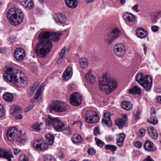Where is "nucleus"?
I'll list each match as a JSON object with an SVG mask.
<instances>
[{
  "instance_id": "nucleus-34",
  "label": "nucleus",
  "mask_w": 161,
  "mask_h": 161,
  "mask_svg": "<svg viewBox=\"0 0 161 161\" xmlns=\"http://www.w3.org/2000/svg\"><path fill=\"white\" fill-rule=\"evenodd\" d=\"M15 139H16L18 142H25L26 138L25 136L22 134V132L19 131L17 138Z\"/></svg>"
},
{
  "instance_id": "nucleus-48",
  "label": "nucleus",
  "mask_w": 161,
  "mask_h": 161,
  "mask_svg": "<svg viewBox=\"0 0 161 161\" xmlns=\"http://www.w3.org/2000/svg\"><path fill=\"white\" fill-rule=\"evenodd\" d=\"M64 133L66 134L71 135V129L70 127H67L64 130Z\"/></svg>"
},
{
  "instance_id": "nucleus-40",
  "label": "nucleus",
  "mask_w": 161,
  "mask_h": 161,
  "mask_svg": "<svg viewBox=\"0 0 161 161\" xmlns=\"http://www.w3.org/2000/svg\"><path fill=\"white\" fill-rule=\"evenodd\" d=\"M42 124V123H37L33 124L31 126L32 128L36 131H39L41 129L40 128V126Z\"/></svg>"
},
{
  "instance_id": "nucleus-55",
  "label": "nucleus",
  "mask_w": 161,
  "mask_h": 161,
  "mask_svg": "<svg viewBox=\"0 0 161 161\" xmlns=\"http://www.w3.org/2000/svg\"><path fill=\"white\" fill-rule=\"evenodd\" d=\"M14 116V117L15 119H21L22 118V117L21 114H20V113H19L18 114H16V115H13Z\"/></svg>"
},
{
  "instance_id": "nucleus-21",
  "label": "nucleus",
  "mask_w": 161,
  "mask_h": 161,
  "mask_svg": "<svg viewBox=\"0 0 161 161\" xmlns=\"http://www.w3.org/2000/svg\"><path fill=\"white\" fill-rule=\"evenodd\" d=\"M54 18L56 22L61 24L65 23L66 19L65 16L60 13L54 14Z\"/></svg>"
},
{
  "instance_id": "nucleus-59",
  "label": "nucleus",
  "mask_w": 161,
  "mask_h": 161,
  "mask_svg": "<svg viewBox=\"0 0 161 161\" xmlns=\"http://www.w3.org/2000/svg\"><path fill=\"white\" fill-rule=\"evenodd\" d=\"M20 151V150L18 148H15L14 150V153L15 155H16Z\"/></svg>"
},
{
  "instance_id": "nucleus-33",
  "label": "nucleus",
  "mask_w": 161,
  "mask_h": 161,
  "mask_svg": "<svg viewBox=\"0 0 161 161\" xmlns=\"http://www.w3.org/2000/svg\"><path fill=\"white\" fill-rule=\"evenodd\" d=\"M45 136L47 144L50 145H52L54 141V136L50 134H47Z\"/></svg>"
},
{
  "instance_id": "nucleus-16",
  "label": "nucleus",
  "mask_w": 161,
  "mask_h": 161,
  "mask_svg": "<svg viewBox=\"0 0 161 161\" xmlns=\"http://www.w3.org/2000/svg\"><path fill=\"white\" fill-rule=\"evenodd\" d=\"M14 56L16 60H21L25 56L24 50L21 48H17L14 53Z\"/></svg>"
},
{
  "instance_id": "nucleus-29",
  "label": "nucleus",
  "mask_w": 161,
  "mask_h": 161,
  "mask_svg": "<svg viewBox=\"0 0 161 161\" xmlns=\"http://www.w3.org/2000/svg\"><path fill=\"white\" fill-rule=\"evenodd\" d=\"M144 147L145 150L151 151L153 147V142L149 140L146 141L144 145Z\"/></svg>"
},
{
  "instance_id": "nucleus-50",
  "label": "nucleus",
  "mask_w": 161,
  "mask_h": 161,
  "mask_svg": "<svg viewBox=\"0 0 161 161\" xmlns=\"http://www.w3.org/2000/svg\"><path fill=\"white\" fill-rule=\"evenodd\" d=\"M134 114H135V119H139V115L140 113V112L139 111V108H138L136 110H135L134 112Z\"/></svg>"
},
{
  "instance_id": "nucleus-6",
  "label": "nucleus",
  "mask_w": 161,
  "mask_h": 161,
  "mask_svg": "<svg viewBox=\"0 0 161 161\" xmlns=\"http://www.w3.org/2000/svg\"><path fill=\"white\" fill-rule=\"evenodd\" d=\"M46 125L47 126H53L55 130L58 132L63 131L64 128V124L58 118H53L50 115L46 119Z\"/></svg>"
},
{
  "instance_id": "nucleus-31",
  "label": "nucleus",
  "mask_w": 161,
  "mask_h": 161,
  "mask_svg": "<svg viewBox=\"0 0 161 161\" xmlns=\"http://www.w3.org/2000/svg\"><path fill=\"white\" fill-rule=\"evenodd\" d=\"M3 99L8 102H11L14 99L12 94L8 92L5 93L3 95Z\"/></svg>"
},
{
  "instance_id": "nucleus-64",
  "label": "nucleus",
  "mask_w": 161,
  "mask_h": 161,
  "mask_svg": "<svg viewBox=\"0 0 161 161\" xmlns=\"http://www.w3.org/2000/svg\"><path fill=\"white\" fill-rule=\"evenodd\" d=\"M115 159L114 157H111L109 158V161H113Z\"/></svg>"
},
{
  "instance_id": "nucleus-14",
  "label": "nucleus",
  "mask_w": 161,
  "mask_h": 161,
  "mask_svg": "<svg viewBox=\"0 0 161 161\" xmlns=\"http://www.w3.org/2000/svg\"><path fill=\"white\" fill-rule=\"evenodd\" d=\"M34 147L36 149H40L41 151H43L48 147L47 145L42 139L37 140L33 144Z\"/></svg>"
},
{
  "instance_id": "nucleus-7",
  "label": "nucleus",
  "mask_w": 161,
  "mask_h": 161,
  "mask_svg": "<svg viewBox=\"0 0 161 161\" xmlns=\"http://www.w3.org/2000/svg\"><path fill=\"white\" fill-rule=\"evenodd\" d=\"M121 34V31L118 28H113L106 33L105 38V42L108 44H111Z\"/></svg>"
},
{
  "instance_id": "nucleus-51",
  "label": "nucleus",
  "mask_w": 161,
  "mask_h": 161,
  "mask_svg": "<svg viewBox=\"0 0 161 161\" xmlns=\"http://www.w3.org/2000/svg\"><path fill=\"white\" fill-rule=\"evenodd\" d=\"M134 146L137 148H140L142 147V143L140 142H136L134 143Z\"/></svg>"
},
{
  "instance_id": "nucleus-22",
  "label": "nucleus",
  "mask_w": 161,
  "mask_h": 161,
  "mask_svg": "<svg viewBox=\"0 0 161 161\" xmlns=\"http://www.w3.org/2000/svg\"><path fill=\"white\" fill-rule=\"evenodd\" d=\"M71 69L72 68L69 66H68L66 68L63 74V80H68L71 78L72 75Z\"/></svg>"
},
{
  "instance_id": "nucleus-17",
  "label": "nucleus",
  "mask_w": 161,
  "mask_h": 161,
  "mask_svg": "<svg viewBox=\"0 0 161 161\" xmlns=\"http://www.w3.org/2000/svg\"><path fill=\"white\" fill-rule=\"evenodd\" d=\"M102 124L103 125L108 127L111 125L112 122L109 112H107L104 114V117L102 119Z\"/></svg>"
},
{
  "instance_id": "nucleus-63",
  "label": "nucleus",
  "mask_w": 161,
  "mask_h": 161,
  "mask_svg": "<svg viewBox=\"0 0 161 161\" xmlns=\"http://www.w3.org/2000/svg\"><path fill=\"white\" fill-rule=\"evenodd\" d=\"M85 1L87 3H90L93 2L94 0H85Z\"/></svg>"
},
{
  "instance_id": "nucleus-58",
  "label": "nucleus",
  "mask_w": 161,
  "mask_h": 161,
  "mask_svg": "<svg viewBox=\"0 0 161 161\" xmlns=\"http://www.w3.org/2000/svg\"><path fill=\"white\" fill-rule=\"evenodd\" d=\"M16 37H14L13 36H11L9 38V39H8V40L9 41L10 40V41L11 42H13L16 40Z\"/></svg>"
},
{
  "instance_id": "nucleus-45",
  "label": "nucleus",
  "mask_w": 161,
  "mask_h": 161,
  "mask_svg": "<svg viewBox=\"0 0 161 161\" xmlns=\"http://www.w3.org/2000/svg\"><path fill=\"white\" fill-rule=\"evenodd\" d=\"M147 122L150 124L154 125L157 124L158 121L156 119L151 118L147 119Z\"/></svg>"
},
{
  "instance_id": "nucleus-38",
  "label": "nucleus",
  "mask_w": 161,
  "mask_h": 161,
  "mask_svg": "<svg viewBox=\"0 0 161 161\" xmlns=\"http://www.w3.org/2000/svg\"><path fill=\"white\" fill-rule=\"evenodd\" d=\"M40 83L38 82H36L31 87V88L30 89V94L31 96H32L38 86L39 85Z\"/></svg>"
},
{
  "instance_id": "nucleus-56",
  "label": "nucleus",
  "mask_w": 161,
  "mask_h": 161,
  "mask_svg": "<svg viewBox=\"0 0 161 161\" xmlns=\"http://www.w3.org/2000/svg\"><path fill=\"white\" fill-rule=\"evenodd\" d=\"M156 111L155 108H152L150 110V114L151 116H152L153 114H154L156 113Z\"/></svg>"
},
{
  "instance_id": "nucleus-23",
  "label": "nucleus",
  "mask_w": 161,
  "mask_h": 161,
  "mask_svg": "<svg viewBox=\"0 0 161 161\" xmlns=\"http://www.w3.org/2000/svg\"><path fill=\"white\" fill-rule=\"evenodd\" d=\"M147 131L149 136L153 139H157L158 136L156 130L153 127H148L147 128Z\"/></svg>"
},
{
  "instance_id": "nucleus-24",
  "label": "nucleus",
  "mask_w": 161,
  "mask_h": 161,
  "mask_svg": "<svg viewBox=\"0 0 161 161\" xmlns=\"http://www.w3.org/2000/svg\"><path fill=\"white\" fill-rule=\"evenodd\" d=\"M45 86V85L44 83L42 84L35 93L34 96V99H32L31 100V102L33 103L35 100L38 99L41 96L43 91L42 89L44 88Z\"/></svg>"
},
{
  "instance_id": "nucleus-62",
  "label": "nucleus",
  "mask_w": 161,
  "mask_h": 161,
  "mask_svg": "<svg viewBox=\"0 0 161 161\" xmlns=\"http://www.w3.org/2000/svg\"><path fill=\"white\" fill-rule=\"evenodd\" d=\"M157 100L158 103H161V96H158L157 98Z\"/></svg>"
},
{
  "instance_id": "nucleus-43",
  "label": "nucleus",
  "mask_w": 161,
  "mask_h": 161,
  "mask_svg": "<svg viewBox=\"0 0 161 161\" xmlns=\"http://www.w3.org/2000/svg\"><path fill=\"white\" fill-rule=\"evenodd\" d=\"M95 139L97 145L100 147H102L104 145V142L97 138H95Z\"/></svg>"
},
{
  "instance_id": "nucleus-1",
  "label": "nucleus",
  "mask_w": 161,
  "mask_h": 161,
  "mask_svg": "<svg viewBox=\"0 0 161 161\" xmlns=\"http://www.w3.org/2000/svg\"><path fill=\"white\" fill-rule=\"evenodd\" d=\"M21 72L17 69L8 68L5 70L3 75L4 80L9 82H13L19 87H24L27 85L26 80L20 76Z\"/></svg>"
},
{
  "instance_id": "nucleus-5",
  "label": "nucleus",
  "mask_w": 161,
  "mask_h": 161,
  "mask_svg": "<svg viewBox=\"0 0 161 161\" xmlns=\"http://www.w3.org/2000/svg\"><path fill=\"white\" fill-rule=\"evenodd\" d=\"M136 81L146 90L151 89L152 84V78L150 75H144L142 73L138 74L136 76Z\"/></svg>"
},
{
  "instance_id": "nucleus-61",
  "label": "nucleus",
  "mask_w": 161,
  "mask_h": 161,
  "mask_svg": "<svg viewBox=\"0 0 161 161\" xmlns=\"http://www.w3.org/2000/svg\"><path fill=\"white\" fill-rule=\"evenodd\" d=\"M120 4L124 5L126 2V0H119Z\"/></svg>"
},
{
  "instance_id": "nucleus-18",
  "label": "nucleus",
  "mask_w": 161,
  "mask_h": 161,
  "mask_svg": "<svg viewBox=\"0 0 161 161\" xmlns=\"http://www.w3.org/2000/svg\"><path fill=\"white\" fill-rule=\"evenodd\" d=\"M123 17L125 21L127 22L133 23L136 20L135 16L128 12L124 13Z\"/></svg>"
},
{
  "instance_id": "nucleus-27",
  "label": "nucleus",
  "mask_w": 161,
  "mask_h": 161,
  "mask_svg": "<svg viewBox=\"0 0 161 161\" xmlns=\"http://www.w3.org/2000/svg\"><path fill=\"white\" fill-rule=\"evenodd\" d=\"M125 135L124 133L119 134L118 137L116 139L117 144L118 146L121 147L123 145Z\"/></svg>"
},
{
  "instance_id": "nucleus-11",
  "label": "nucleus",
  "mask_w": 161,
  "mask_h": 161,
  "mask_svg": "<svg viewBox=\"0 0 161 161\" xmlns=\"http://www.w3.org/2000/svg\"><path fill=\"white\" fill-rule=\"evenodd\" d=\"M19 133L17 129L15 127H10L7 130L6 135L8 139L12 141L17 138Z\"/></svg>"
},
{
  "instance_id": "nucleus-3",
  "label": "nucleus",
  "mask_w": 161,
  "mask_h": 161,
  "mask_svg": "<svg viewBox=\"0 0 161 161\" xmlns=\"http://www.w3.org/2000/svg\"><path fill=\"white\" fill-rule=\"evenodd\" d=\"M99 85L100 89L102 92L109 94L115 89L118 84L115 80L105 76L100 80Z\"/></svg>"
},
{
  "instance_id": "nucleus-19",
  "label": "nucleus",
  "mask_w": 161,
  "mask_h": 161,
  "mask_svg": "<svg viewBox=\"0 0 161 161\" xmlns=\"http://www.w3.org/2000/svg\"><path fill=\"white\" fill-rule=\"evenodd\" d=\"M127 120V117L124 115L123 118H118L115 120V124L117 125L119 129H121L126 125V123Z\"/></svg>"
},
{
  "instance_id": "nucleus-28",
  "label": "nucleus",
  "mask_w": 161,
  "mask_h": 161,
  "mask_svg": "<svg viewBox=\"0 0 161 161\" xmlns=\"http://www.w3.org/2000/svg\"><path fill=\"white\" fill-rule=\"evenodd\" d=\"M85 77L87 80L90 83L93 84L95 82V78L91 71L88 72L86 74Z\"/></svg>"
},
{
  "instance_id": "nucleus-39",
  "label": "nucleus",
  "mask_w": 161,
  "mask_h": 161,
  "mask_svg": "<svg viewBox=\"0 0 161 161\" xmlns=\"http://www.w3.org/2000/svg\"><path fill=\"white\" fill-rule=\"evenodd\" d=\"M105 149L106 150H110L112 152L115 151L117 149L116 146L113 145L107 144L104 147Z\"/></svg>"
},
{
  "instance_id": "nucleus-46",
  "label": "nucleus",
  "mask_w": 161,
  "mask_h": 161,
  "mask_svg": "<svg viewBox=\"0 0 161 161\" xmlns=\"http://www.w3.org/2000/svg\"><path fill=\"white\" fill-rule=\"evenodd\" d=\"M19 161H28V159L26 155L22 154L19 158Z\"/></svg>"
},
{
  "instance_id": "nucleus-52",
  "label": "nucleus",
  "mask_w": 161,
  "mask_h": 161,
  "mask_svg": "<svg viewBox=\"0 0 161 161\" xmlns=\"http://www.w3.org/2000/svg\"><path fill=\"white\" fill-rule=\"evenodd\" d=\"M94 133L95 136H97V135L100 134L99 132V129L98 127H96L94 130Z\"/></svg>"
},
{
  "instance_id": "nucleus-9",
  "label": "nucleus",
  "mask_w": 161,
  "mask_h": 161,
  "mask_svg": "<svg viewBox=\"0 0 161 161\" xmlns=\"http://www.w3.org/2000/svg\"><path fill=\"white\" fill-rule=\"evenodd\" d=\"M82 96L79 92H75L71 94L70 98V103L73 106H79L81 103Z\"/></svg>"
},
{
  "instance_id": "nucleus-47",
  "label": "nucleus",
  "mask_w": 161,
  "mask_h": 161,
  "mask_svg": "<svg viewBox=\"0 0 161 161\" xmlns=\"http://www.w3.org/2000/svg\"><path fill=\"white\" fill-rule=\"evenodd\" d=\"M87 152L89 155H92L96 153V151L93 148H91L88 150Z\"/></svg>"
},
{
  "instance_id": "nucleus-30",
  "label": "nucleus",
  "mask_w": 161,
  "mask_h": 161,
  "mask_svg": "<svg viewBox=\"0 0 161 161\" xmlns=\"http://www.w3.org/2000/svg\"><path fill=\"white\" fill-rule=\"evenodd\" d=\"M121 105L123 108L127 110H129L132 107V104L130 101L122 102Z\"/></svg>"
},
{
  "instance_id": "nucleus-35",
  "label": "nucleus",
  "mask_w": 161,
  "mask_h": 161,
  "mask_svg": "<svg viewBox=\"0 0 161 161\" xmlns=\"http://www.w3.org/2000/svg\"><path fill=\"white\" fill-rule=\"evenodd\" d=\"M11 111L12 114L16 115V114L21 113L22 109L19 106H14L12 107Z\"/></svg>"
},
{
  "instance_id": "nucleus-49",
  "label": "nucleus",
  "mask_w": 161,
  "mask_h": 161,
  "mask_svg": "<svg viewBox=\"0 0 161 161\" xmlns=\"http://www.w3.org/2000/svg\"><path fill=\"white\" fill-rule=\"evenodd\" d=\"M5 114L3 106L0 104V118L3 117Z\"/></svg>"
},
{
  "instance_id": "nucleus-53",
  "label": "nucleus",
  "mask_w": 161,
  "mask_h": 161,
  "mask_svg": "<svg viewBox=\"0 0 161 161\" xmlns=\"http://www.w3.org/2000/svg\"><path fill=\"white\" fill-rule=\"evenodd\" d=\"M138 7L139 5L138 4H136L132 7V9L136 12H138L139 11V10L138 9Z\"/></svg>"
},
{
  "instance_id": "nucleus-37",
  "label": "nucleus",
  "mask_w": 161,
  "mask_h": 161,
  "mask_svg": "<svg viewBox=\"0 0 161 161\" xmlns=\"http://www.w3.org/2000/svg\"><path fill=\"white\" fill-rule=\"evenodd\" d=\"M66 51V48L65 47H64L61 50L59 54L60 58L58 60L57 63L58 64H60L62 62V59L64 58Z\"/></svg>"
},
{
  "instance_id": "nucleus-57",
  "label": "nucleus",
  "mask_w": 161,
  "mask_h": 161,
  "mask_svg": "<svg viewBox=\"0 0 161 161\" xmlns=\"http://www.w3.org/2000/svg\"><path fill=\"white\" fill-rule=\"evenodd\" d=\"M142 161H154V160L150 156H149L146 159H143Z\"/></svg>"
},
{
  "instance_id": "nucleus-25",
  "label": "nucleus",
  "mask_w": 161,
  "mask_h": 161,
  "mask_svg": "<svg viewBox=\"0 0 161 161\" xmlns=\"http://www.w3.org/2000/svg\"><path fill=\"white\" fill-rule=\"evenodd\" d=\"M136 33L137 36L141 38H144L147 36V32L141 27H138L136 30Z\"/></svg>"
},
{
  "instance_id": "nucleus-12",
  "label": "nucleus",
  "mask_w": 161,
  "mask_h": 161,
  "mask_svg": "<svg viewBox=\"0 0 161 161\" xmlns=\"http://www.w3.org/2000/svg\"><path fill=\"white\" fill-rule=\"evenodd\" d=\"M115 54L117 56L123 57L125 53V49L124 45L121 43L115 45L114 47Z\"/></svg>"
},
{
  "instance_id": "nucleus-44",
  "label": "nucleus",
  "mask_w": 161,
  "mask_h": 161,
  "mask_svg": "<svg viewBox=\"0 0 161 161\" xmlns=\"http://www.w3.org/2000/svg\"><path fill=\"white\" fill-rule=\"evenodd\" d=\"M146 130L143 128L140 129L137 135L140 137H142L144 136L145 134Z\"/></svg>"
},
{
  "instance_id": "nucleus-42",
  "label": "nucleus",
  "mask_w": 161,
  "mask_h": 161,
  "mask_svg": "<svg viewBox=\"0 0 161 161\" xmlns=\"http://www.w3.org/2000/svg\"><path fill=\"white\" fill-rule=\"evenodd\" d=\"M44 161H56V159L52 156L47 155L44 157Z\"/></svg>"
},
{
  "instance_id": "nucleus-36",
  "label": "nucleus",
  "mask_w": 161,
  "mask_h": 161,
  "mask_svg": "<svg viewBox=\"0 0 161 161\" xmlns=\"http://www.w3.org/2000/svg\"><path fill=\"white\" fill-rule=\"evenodd\" d=\"M72 140L74 143H79L82 141V138L80 136L76 134L74 135L73 136Z\"/></svg>"
},
{
  "instance_id": "nucleus-10",
  "label": "nucleus",
  "mask_w": 161,
  "mask_h": 161,
  "mask_svg": "<svg viewBox=\"0 0 161 161\" xmlns=\"http://www.w3.org/2000/svg\"><path fill=\"white\" fill-rule=\"evenodd\" d=\"M50 109L57 112H63L66 111L67 108L66 105L62 102H55L49 106Z\"/></svg>"
},
{
  "instance_id": "nucleus-41",
  "label": "nucleus",
  "mask_w": 161,
  "mask_h": 161,
  "mask_svg": "<svg viewBox=\"0 0 161 161\" xmlns=\"http://www.w3.org/2000/svg\"><path fill=\"white\" fill-rule=\"evenodd\" d=\"M79 63L80 66L82 68H85L88 65L87 59L85 58H81L80 60Z\"/></svg>"
},
{
  "instance_id": "nucleus-32",
  "label": "nucleus",
  "mask_w": 161,
  "mask_h": 161,
  "mask_svg": "<svg viewBox=\"0 0 161 161\" xmlns=\"http://www.w3.org/2000/svg\"><path fill=\"white\" fill-rule=\"evenodd\" d=\"M129 92L130 93L137 94L140 95L141 92V89L136 86H135L133 88L130 89Z\"/></svg>"
},
{
  "instance_id": "nucleus-8",
  "label": "nucleus",
  "mask_w": 161,
  "mask_h": 161,
  "mask_svg": "<svg viewBox=\"0 0 161 161\" xmlns=\"http://www.w3.org/2000/svg\"><path fill=\"white\" fill-rule=\"evenodd\" d=\"M85 121L88 123H95L99 120V117L97 112L93 110L86 112L84 116Z\"/></svg>"
},
{
  "instance_id": "nucleus-4",
  "label": "nucleus",
  "mask_w": 161,
  "mask_h": 161,
  "mask_svg": "<svg viewBox=\"0 0 161 161\" xmlns=\"http://www.w3.org/2000/svg\"><path fill=\"white\" fill-rule=\"evenodd\" d=\"M7 16L10 24L14 26L19 25L24 19L23 14L21 10L15 8L9 9Z\"/></svg>"
},
{
  "instance_id": "nucleus-54",
  "label": "nucleus",
  "mask_w": 161,
  "mask_h": 161,
  "mask_svg": "<svg viewBox=\"0 0 161 161\" xmlns=\"http://www.w3.org/2000/svg\"><path fill=\"white\" fill-rule=\"evenodd\" d=\"M151 29L153 32H156L158 31V26L154 25L152 27Z\"/></svg>"
},
{
  "instance_id": "nucleus-20",
  "label": "nucleus",
  "mask_w": 161,
  "mask_h": 161,
  "mask_svg": "<svg viewBox=\"0 0 161 161\" xmlns=\"http://www.w3.org/2000/svg\"><path fill=\"white\" fill-rule=\"evenodd\" d=\"M19 2L27 10L31 9L34 5L32 0H19Z\"/></svg>"
},
{
  "instance_id": "nucleus-60",
  "label": "nucleus",
  "mask_w": 161,
  "mask_h": 161,
  "mask_svg": "<svg viewBox=\"0 0 161 161\" xmlns=\"http://www.w3.org/2000/svg\"><path fill=\"white\" fill-rule=\"evenodd\" d=\"M60 155L58 156V158L60 159H62L64 158V156L63 153L61 152L59 153Z\"/></svg>"
},
{
  "instance_id": "nucleus-15",
  "label": "nucleus",
  "mask_w": 161,
  "mask_h": 161,
  "mask_svg": "<svg viewBox=\"0 0 161 161\" xmlns=\"http://www.w3.org/2000/svg\"><path fill=\"white\" fill-rule=\"evenodd\" d=\"M0 158H3L8 161H11V158H14L12 153L5 149L0 148Z\"/></svg>"
},
{
  "instance_id": "nucleus-2",
  "label": "nucleus",
  "mask_w": 161,
  "mask_h": 161,
  "mask_svg": "<svg viewBox=\"0 0 161 161\" xmlns=\"http://www.w3.org/2000/svg\"><path fill=\"white\" fill-rule=\"evenodd\" d=\"M47 32L40 33L38 36L39 43L37 45L36 52L37 56L41 58L45 57L51 51L52 47V42L45 35H48Z\"/></svg>"
},
{
  "instance_id": "nucleus-26",
  "label": "nucleus",
  "mask_w": 161,
  "mask_h": 161,
  "mask_svg": "<svg viewBox=\"0 0 161 161\" xmlns=\"http://www.w3.org/2000/svg\"><path fill=\"white\" fill-rule=\"evenodd\" d=\"M65 3L68 7L72 8L76 7L78 4L77 0H65Z\"/></svg>"
},
{
  "instance_id": "nucleus-13",
  "label": "nucleus",
  "mask_w": 161,
  "mask_h": 161,
  "mask_svg": "<svg viewBox=\"0 0 161 161\" xmlns=\"http://www.w3.org/2000/svg\"><path fill=\"white\" fill-rule=\"evenodd\" d=\"M46 32H47L49 35H45V37H47L49 40H51L56 42L59 40L60 36L63 35L61 33L51 32L49 31H42L41 33H43L44 34V33Z\"/></svg>"
}]
</instances>
